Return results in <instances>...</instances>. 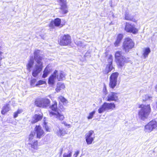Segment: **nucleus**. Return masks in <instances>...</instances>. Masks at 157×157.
<instances>
[{
  "mask_svg": "<svg viewBox=\"0 0 157 157\" xmlns=\"http://www.w3.org/2000/svg\"><path fill=\"white\" fill-rule=\"evenodd\" d=\"M43 117V114L41 112L39 114H35L33 117V120L31 121V124H34L41 121Z\"/></svg>",
  "mask_w": 157,
  "mask_h": 157,
  "instance_id": "dca6fc26",
  "label": "nucleus"
},
{
  "mask_svg": "<svg viewBox=\"0 0 157 157\" xmlns=\"http://www.w3.org/2000/svg\"><path fill=\"white\" fill-rule=\"evenodd\" d=\"M57 72V70H55L53 73L49 77L48 79V83L49 84L53 85L55 82V79L56 78V74Z\"/></svg>",
  "mask_w": 157,
  "mask_h": 157,
  "instance_id": "a211bd4d",
  "label": "nucleus"
},
{
  "mask_svg": "<svg viewBox=\"0 0 157 157\" xmlns=\"http://www.w3.org/2000/svg\"><path fill=\"white\" fill-rule=\"evenodd\" d=\"M72 155V152H70L68 154L64 153L63 155V157H71Z\"/></svg>",
  "mask_w": 157,
  "mask_h": 157,
  "instance_id": "58836bf2",
  "label": "nucleus"
},
{
  "mask_svg": "<svg viewBox=\"0 0 157 157\" xmlns=\"http://www.w3.org/2000/svg\"><path fill=\"white\" fill-rule=\"evenodd\" d=\"M1 66V62H0V67Z\"/></svg>",
  "mask_w": 157,
  "mask_h": 157,
  "instance_id": "8fccbe9b",
  "label": "nucleus"
},
{
  "mask_svg": "<svg viewBox=\"0 0 157 157\" xmlns=\"http://www.w3.org/2000/svg\"><path fill=\"white\" fill-rule=\"evenodd\" d=\"M79 154V152L78 151H76L75 152L74 154V156H75L74 157H77Z\"/></svg>",
  "mask_w": 157,
  "mask_h": 157,
  "instance_id": "49530a36",
  "label": "nucleus"
},
{
  "mask_svg": "<svg viewBox=\"0 0 157 157\" xmlns=\"http://www.w3.org/2000/svg\"><path fill=\"white\" fill-rule=\"evenodd\" d=\"M124 19L126 20L131 21L135 23H136L137 22V21L134 18L133 16H131L128 13H125Z\"/></svg>",
  "mask_w": 157,
  "mask_h": 157,
  "instance_id": "4be33fe9",
  "label": "nucleus"
},
{
  "mask_svg": "<svg viewBox=\"0 0 157 157\" xmlns=\"http://www.w3.org/2000/svg\"><path fill=\"white\" fill-rule=\"evenodd\" d=\"M34 104L38 107L46 109L50 105L51 101L47 98H39L35 99Z\"/></svg>",
  "mask_w": 157,
  "mask_h": 157,
  "instance_id": "39448f33",
  "label": "nucleus"
},
{
  "mask_svg": "<svg viewBox=\"0 0 157 157\" xmlns=\"http://www.w3.org/2000/svg\"><path fill=\"white\" fill-rule=\"evenodd\" d=\"M36 82V79L33 78L31 79L30 82V85L34 86Z\"/></svg>",
  "mask_w": 157,
  "mask_h": 157,
  "instance_id": "4c0bfd02",
  "label": "nucleus"
},
{
  "mask_svg": "<svg viewBox=\"0 0 157 157\" xmlns=\"http://www.w3.org/2000/svg\"><path fill=\"white\" fill-rule=\"evenodd\" d=\"M106 110H113L115 108L116 106L114 103H108L106 102L104 103Z\"/></svg>",
  "mask_w": 157,
  "mask_h": 157,
  "instance_id": "aec40b11",
  "label": "nucleus"
},
{
  "mask_svg": "<svg viewBox=\"0 0 157 157\" xmlns=\"http://www.w3.org/2000/svg\"><path fill=\"white\" fill-rule=\"evenodd\" d=\"M123 37V35L121 33H119L118 34L116 40L121 42Z\"/></svg>",
  "mask_w": 157,
  "mask_h": 157,
  "instance_id": "2f4dec72",
  "label": "nucleus"
},
{
  "mask_svg": "<svg viewBox=\"0 0 157 157\" xmlns=\"http://www.w3.org/2000/svg\"><path fill=\"white\" fill-rule=\"evenodd\" d=\"M46 83V82L44 80H40L38 81L37 83L36 84L35 86H37L38 85L44 84Z\"/></svg>",
  "mask_w": 157,
  "mask_h": 157,
  "instance_id": "e433bc0d",
  "label": "nucleus"
},
{
  "mask_svg": "<svg viewBox=\"0 0 157 157\" xmlns=\"http://www.w3.org/2000/svg\"><path fill=\"white\" fill-rule=\"evenodd\" d=\"M156 106L157 107V103H156Z\"/></svg>",
  "mask_w": 157,
  "mask_h": 157,
  "instance_id": "3c124183",
  "label": "nucleus"
},
{
  "mask_svg": "<svg viewBox=\"0 0 157 157\" xmlns=\"http://www.w3.org/2000/svg\"><path fill=\"white\" fill-rule=\"evenodd\" d=\"M57 135L59 136H62L67 134V132L63 128L59 129L56 132Z\"/></svg>",
  "mask_w": 157,
  "mask_h": 157,
  "instance_id": "a878e982",
  "label": "nucleus"
},
{
  "mask_svg": "<svg viewBox=\"0 0 157 157\" xmlns=\"http://www.w3.org/2000/svg\"><path fill=\"white\" fill-rule=\"evenodd\" d=\"M40 51L39 50H35L33 52L34 58L38 64H36L33 70L32 75L34 77H36L42 71L43 68V63L41 62L43 58L40 56Z\"/></svg>",
  "mask_w": 157,
  "mask_h": 157,
  "instance_id": "f257e3e1",
  "label": "nucleus"
},
{
  "mask_svg": "<svg viewBox=\"0 0 157 157\" xmlns=\"http://www.w3.org/2000/svg\"><path fill=\"white\" fill-rule=\"evenodd\" d=\"M56 78L59 81L63 80V78H65L64 72L62 71H60L59 73H58L57 71V72L56 74Z\"/></svg>",
  "mask_w": 157,
  "mask_h": 157,
  "instance_id": "412c9836",
  "label": "nucleus"
},
{
  "mask_svg": "<svg viewBox=\"0 0 157 157\" xmlns=\"http://www.w3.org/2000/svg\"><path fill=\"white\" fill-rule=\"evenodd\" d=\"M156 128L157 121L155 120H152L145 125L144 130L146 132H150L154 129Z\"/></svg>",
  "mask_w": 157,
  "mask_h": 157,
  "instance_id": "1a4fd4ad",
  "label": "nucleus"
},
{
  "mask_svg": "<svg viewBox=\"0 0 157 157\" xmlns=\"http://www.w3.org/2000/svg\"><path fill=\"white\" fill-rule=\"evenodd\" d=\"M114 69L115 68L113 67V65L108 64L106 65L105 68L103 70L102 72L104 75H107L112 70Z\"/></svg>",
  "mask_w": 157,
  "mask_h": 157,
  "instance_id": "f3484780",
  "label": "nucleus"
},
{
  "mask_svg": "<svg viewBox=\"0 0 157 157\" xmlns=\"http://www.w3.org/2000/svg\"><path fill=\"white\" fill-rule=\"evenodd\" d=\"M22 112V111L20 109H18L17 111H16V112H15L14 113V114H13V117L14 118H16V117H17L18 116V114L21 113V112Z\"/></svg>",
  "mask_w": 157,
  "mask_h": 157,
  "instance_id": "c9c22d12",
  "label": "nucleus"
},
{
  "mask_svg": "<svg viewBox=\"0 0 157 157\" xmlns=\"http://www.w3.org/2000/svg\"><path fill=\"white\" fill-rule=\"evenodd\" d=\"M2 48V47L0 45V50ZM3 54V52L1 51H0V61L2 60L3 59L2 57V55Z\"/></svg>",
  "mask_w": 157,
  "mask_h": 157,
  "instance_id": "37998d69",
  "label": "nucleus"
},
{
  "mask_svg": "<svg viewBox=\"0 0 157 157\" xmlns=\"http://www.w3.org/2000/svg\"><path fill=\"white\" fill-rule=\"evenodd\" d=\"M119 73L117 72L112 73L109 78V86L112 89H114L117 86Z\"/></svg>",
  "mask_w": 157,
  "mask_h": 157,
  "instance_id": "0eeeda50",
  "label": "nucleus"
},
{
  "mask_svg": "<svg viewBox=\"0 0 157 157\" xmlns=\"http://www.w3.org/2000/svg\"><path fill=\"white\" fill-rule=\"evenodd\" d=\"M59 108H60L61 109H63V105H59Z\"/></svg>",
  "mask_w": 157,
  "mask_h": 157,
  "instance_id": "de8ad7c7",
  "label": "nucleus"
},
{
  "mask_svg": "<svg viewBox=\"0 0 157 157\" xmlns=\"http://www.w3.org/2000/svg\"><path fill=\"white\" fill-rule=\"evenodd\" d=\"M34 63V61L33 59H30L28 63L26 65L27 70L30 71L31 69L33 67Z\"/></svg>",
  "mask_w": 157,
  "mask_h": 157,
  "instance_id": "c85d7f7f",
  "label": "nucleus"
},
{
  "mask_svg": "<svg viewBox=\"0 0 157 157\" xmlns=\"http://www.w3.org/2000/svg\"><path fill=\"white\" fill-rule=\"evenodd\" d=\"M62 124H63L66 126H69V127H70V124H67L65 122H63L62 123Z\"/></svg>",
  "mask_w": 157,
  "mask_h": 157,
  "instance_id": "a18cd8bd",
  "label": "nucleus"
},
{
  "mask_svg": "<svg viewBox=\"0 0 157 157\" xmlns=\"http://www.w3.org/2000/svg\"><path fill=\"white\" fill-rule=\"evenodd\" d=\"M135 43L132 40L128 37L125 38L122 46V49L125 53L128 52L129 51L134 47Z\"/></svg>",
  "mask_w": 157,
  "mask_h": 157,
  "instance_id": "20e7f679",
  "label": "nucleus"
},
{
  "mask_svg": "<svg viewBox=\"0 0 157 157\" xmlns=\"http://www.w3.org/2000/svg\"><path fill=\"white\" fill-rule=\"evenodd\" d=\"M124 30L126 32L133 34L138 33L139 31L138 29L136 27L135 25L129 22L125 23Z\"/></svg>",
  "mask_w": 157,
  "mask_h": 157,
  "instance_id": "6e6552de",
  "label": "nucleus"
},
{
  "mask_svg": "<svg viewBox=\"0 0 157 157\" xmlns=\"http://www.w3.org/2000/svg\"><path fill=\"white\" fill-rule=\"evenodd\" d=\"M58 99H59L60 101L63 103H65L67 101V99L65 98L63 96H59L58 98Z\"/></svg>",
  "mask_w": 157,
  "mask_h": 157,
  "instance_id": "473e14b6",
  "label": "nucleus"
},
{
  "mask_svg": "<svg viewBox=\"0 0 157 157\" xmlns=\"http://www.w3.org/2000/svg\"><path fill=\"white\" fill-rule=\"evenodd\" d=\"M93 130H90L85 135V139L88 145L91 144L94 139L95 137H92V135L94 133Z\"/></svg>",
  "mask_w": 157,
  "mask_h": 157,
  "instance_id": "f8f14e48",
  "label": "nucleus"
},
{
  "mask_svg": "<svg viewBox=\"0 0 157 157\" xmlns=\"http://www.w3.org/2000/svg\"><path fill=\"white\" fill-rule=\"evenodd\" d=\"M61 4L60 5V9L61 10H65L67 8L66 0H57Z\"/></svg>",
  "mask_w": 157,
  "mask_h": 157,
  "instance_id": "b1692460",
  "label": "nucleus"
},
{
  "mask_svg": "<svg viewBox=\"0 0 157 157\" xmlns=\"http://www.w3.org/2000/svg\"><path fill=\"white\" fill-rule=\"evenodd\" d=\"M71 36L68 34L61 35L58 40V43L61 46H67L71 44L72 42Z\"/></svg>",
  "mask_w": 157,
  "mask_h": 157,
  "instance_id": "423d86ee",
  "label": "nucleus"
},
{
  "mask_svg": "<svg viewBox=\"0 0 157 157\" xmlns=\"http://www.w3.org/2000/svg\"><path fill=\"white\" fill-rule=\"evenodd\" d=\"M10 110L9 104H6L3 106L1 113L2 114L5 115Z\"/></svg>",
  "mask_w": 157,
  "mask_h": 157,
  "instance_id": "5701e85b",
  "label": "nucleus"
},
{
  "mask_svg": "<svg viewBox=\"0 0 157 157\" xmlns=\"http://www.w3.org/2000/svg\"><path fill=\"white\" fill-rule=\"evenodd\" d=\"M139 108H141L138 113L139 116L142 120L147 118L151 113V109L150 104L144 105L140 104L139 106Z\"/></svg>",
  "mask_w": 157,
  "mask_h": 157,
  "instance_id": "7ed1b4c3",
  "label": "nucleus"
},
{
  "mask_svg": "<svg viewBox=\"0 0 157 157\" xmlns=\"http://www.w3.org/2000/svg\"><path fill=\"white\" fill-rule=\"evenodd\" d=\"M103 92L105 94V95L107 94V90L106 87V86L105 84H104L103 89Z\"/></svg>",
  "mask_w": 157,
  "mask_h": 157,
  "instance_id": "ea45409f",
  "label": "nucleus"
},
{
  "mask_svg": "<svg viewBox=\"0 0 157 157\" xmlns=\"http://www.w3.org/2000/svg\"><path fill=\"white\" fill-rule=\"evenodd\" d=\"M34 135L33 133H30L29 137V141L30 142L29 144L31 145V147L32 149V150H36L38 148L39 146V143L37 140H35L34 141H32V140L34 139Z\"/></svg>",
  "mask_w": 157,
  "mask_h": 157,
  "instance_id": "9d476101",
  "label": "nucleus"
},
{
  "mask_svg": "<svg viewBox=\"0 0 157 157\" xmlns=\"http://www.w3.org/2000/svg\"><path fill=\"white\" fill-rule=\"evenodd\" d=\"M49 114L50 117L54 116L55 118L60 121H63L65 118L63 115L61 114L58 112L55 113L52 111H50L49 112Z\"/></svg>",
  "mask_w": 157,
  "mask_h": 157,
  "instance_id": "2eb2a0df",
  "label": "nucleus"
},
{
  "mask_svg": "<svg viewBox=\"0 0 157 157\" xmlns=\"http://www.w3.org/2000/svg\"><path fill=\"white\" fill-rule=\"evenodd\" d=\"M95 113V111L94 110L90 113H89V115L87 117V118L88 119H92L93 118Z\"/></svg>",
  "mask_w": 157,
  "mask_h": 157,
  "instance_id": "f704fd0d",
  "label": "nucleus"
},
{
  "mask_svg": "<svg viewBox=\"0 0 157 157\" xmlns=\"http://www.w3.org/2000/svg\"><path fill=\"white\" fill-rule=\"evenodd\" d=\"M50 73V71L47 67L44 69L43 71V73L42 75V78H45Z\"/></svg>",
  "mask_w": 157,
  "mask_h": 157,
  "instance_id": "c756f323",
  "label": "nucleus"
},
{
  "mask_svg": "<svg viewBox=\"0 0 157 157\" xmlns=\"http://www.w3.org/2000/svg\"><path fill=\"white\" fill-rule=\"evenodd\" d=\"M44 128L45 131L48 132L50 131V128L48 125L44 126Z\"/></svg>",
  "mask_w": 157,
  "mask_h": 157,
  "instance_id": "79ce46f5",
  "label": "nucleus"
},
{
  "mask_svg": "<svg viewBox=\"0 0 157 157\" xmlns=\"http://www.w3.org/2000/svg\"><path fill=\"white\" fill-rule=\"evenodd\" d=\"M65 86L63 83H59L57 84V87L56 89V91L58 93L62 90L64 89Z\"/></svg>",
  "mask_w": 157,
  "mask_h": 157,
  "instance_id": "cd10ccee",
  "label": "nucleus"
},
{
  "mask_svg": "<svg viewBox=\"0 0 157 157\" xmlns=\"http://www.w3.org/2000/svg\"><path fill=\"white\" fill-rule=\"evenodd\" d=\"M57 72V70H55L53 73L49 77L48 79V83L49 84L53 85L55 82V79L56 78V74Z\"/></svg>",
  "mask_w": 157,
  "mask_h": 157,
  "instance_id": "6ab92c4d",
  "label": "nucleus"
},
{
  "mask_svg": "<svg viewBox=\"0 0 157 157\" xmlns=\"http://www.w3.org/2000/svg\"><path fill=\"white\" fill-rule=\"evenodd\" d=\"M61 19L59 18H56L54 20L52 21L48 25V26L52 29H53L55 26L59 27L63 26V25L61 24Z\"/></svg>",
  "mask_w": 157,
  "mask_h": 157,
  "instance_id": "ddd939ff",
  "label": "nucleus"
},
{
  "mask_svg": "<svg viewBox=\"0 0 157 157\" xmlns=\"http://www.w3.org/2000/svg\"><path fill=\"white\" fill-rule=\"evenodd\" d=\"M150 52L151 50L149 47L144 48L143 51V56L144 58H145L147 57Z\"/></svg>",
  "mask_w": 157,
  "mask_h": 157,
  "instance_id": "bb28decb",
  "label": "nucleus"
},
{
  "mask_svg": "<svg viewBox=\"0 0 157 157\" xmlns=\"http://www.w3.org/2000/svg\"><path fill=\"white\" fill-rule=\"evenodd\" d=\"M34 131L36 134V136L37 139H40L45 135L44 132L40 125H36Z\"/></svg>",
  "mask_w": 157,
  "mask_h": 157,
  "instance_id": "9b49d317",
  "label": "nucleus"
},
{
  "mask_svg": "<svg viewBox=\"0 0 157 157\" xmlns=\"http://www.w3.org/2000/svg\"><path fill=\"white\" fill-rule=\"evenodd\" d=\"M49 108L51 109L53 111L56 112L58 109L57 102L56 101H55L53 102V104L50 105Z\"/></svg>",
  "mask_w": 157,
  "mask_h": 157,
  "instance_id": "393cba45",
  "label": "nucleus"
},
{
  "mask_svg": "<svg viewBox=\"0 0 157 157\" xmlns=\"http://www.w3.org/2000/svg\"><path fill=\"white\" fill-rule=\"evenodd\" d=\"M117 93L114 92H111L107 96V101H117L118 99Z\"/></svg>",
  "mask_w": 157,
  "mask_h": 157,
  "instance_id": "4468645a",
  "label": "nucleus"
},
{
  "mask_svg": "<svg viewBox=\"0 0 157 157\" xmlns=\"http://www.w3.org/2000/svg\"><path fill=\"white\" fill-rule=\"evenodd\" d=\"M106 110L104 103L101 105L100 107L98 109V112L99 113H103Z\"/></svg>",
  "mask_w": 157,
  "mask_h": 157,
  "instance_id": "7c9ffc66",
  "label": "nucleus"
},
{
  "mask_svg": "<svg viewBox=\"0 0 157 157\" xmlns=\"http://www.w3.org/2000/svg\"><path fill=\"white\" fill-rule=\"evenodd\" d=\"M44 126H46V125H47V123H46V122H44Z\"/></svg>",
  "mask_w": 157,
  "mask_h": 157,
  "instance_id": "09e8293b",
  "label": "nucleus"
},
{
  "mask_svg": "<svg viewBox=\"0 0 157 157\" xmlns=\"http://www.w3.org/2000/svg\"><path fill=\"white\" fill-rule=\"evenodd\" d=\"M115 61L117 66L120 67L124 66L126 63L129 62V58L122 56L121 51H118L115 52L114 55Z\"/></svg>",
  "mask_w": 157,
  "mask_h": 157,
  "instance_id": "f03ea898",
  "label": "nucleus"
},
{
  "mask_svg": "<svg viewBox=\"0 0 157 157\" xmlns=\"http://www.w3.org/2000/svg\"><path fill=\"white\" fill-rule=\"evenodd\" d=\"M151 98H152V97L148 96L145 99H143L142 101L143 102H145V101L147 100L148 99H150Z\"/></svg>",
  "mask_w": 157,
  "mask_h": 157,
  "instance_id": "c03bdc74",
  "label": "nucleus"
},
{
  "mask_svg": "<svg viewBox=\"0 0 157 157\" xmlns=\"http://www.w3.org/2000/svg\"><path fill=\"white\" fill-rule=\"evenodd\" d=\"M121 43V42L116 40L114 42V44L115 47H117L119 46Z\"/></svg>",
  "mask_w": 157,
  "mask_h": 157,
  "instance_id": "a19ab883",
  "label": "nucleus"
},
{
  "mask_svg": "<svg viewBox=\"0 0 157 157\" xmlns=\"http://www.w3.org/2000/svg\"><path fill=\"white\" fill-rule=\"evenodd\" d=\"M109 64L113 65V56L112 55H109L107 60Z\"/></svg>",
  "mask_w": 157,
  "mask_h": 157,
  "instance_id": "72a5a7b5",
  "label": "nucleus"
}]
</instances>
